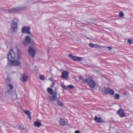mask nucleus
<instances>
[{
	"instance_id": "14",
	"label": "nucleus",
	"mask_w": 133,
	"mask_h": 133,
	"mask_svg": "<svg viewBox=\"0 0 133 133\" xmlns=\"http://www.w3.org/2000/svg\"><path fill=\"white\" fill-rule=\"evenodd\" d=\"M59 123L61 125L64 126L66 125L68 126V123L66 121H64L63 119H61L59 121Z\"/></svg>"
},
{
	"instance_id": "23",
	"label": "nucleus",
	"mask_w": 133,
	"mask_h": 133,
	"mask_svg": "<svg viewBox=\"0 0 133 133\" xmlns=\"http://www.w3.org/2000/svg\"><path fill=\"white\" fill-rule=\"evenodd\" d=\"M67 88H68V89H71L74 88V87L72 85H68V86Z\"/></svg>"
},
{
	"instance_id": "36",
	"label": "nucleus",
	"mask_w": 133,
	"mask_h": 133,
	"mask_svg": "<svg viewBox=\"0 0 133 133\" xmlns=\"http://www.w3.org/2000/svg\"><path fill=\"white\" fill-rule=\"evenodd\" d=\"M127 93V92H125L124 93V95H126V94Z\"/></svg>"
},
{
	"instance_id": "28",
	"label": "nucleus",
	"mask_w": 133,
	"mask_h": 133,
	"mask_svg": "<svg viewBox=\"0 0 133 133\" xmlns=\"http://www.w3.org/2000/svg\"><path fill=\"white\" fill-rule=\"evenodd\" d=\"M6 93H7L9 94H11L12 93V91L9 90H8L6 92Z\"/></svg>"
},
{
	"instance_id": "12",
	"label": "nucleus",
	"mask_w": 133,
	"mask_h": 133,
	"mask_svg": "<svg viewBox=\"0 0 133 133\" xmlns=\"http://www.w3.org/2000/svg\"><path fill=\"white\" fill-rule=\"evenodd\" d=\"M89 46L91 48H104L103 46L99 45L97 44H94L92 43H90L88 44Z\"/></svg>"
},
{
	"instance_id": "30",
	"label": "nucleus",
	"mask_w": 133,
	"mask_h": 133,
	"mask_svg": "<svg viewBox=\"0 0 133 133\" xmlns=\"http://www.w3.org/2000/svg\"><path fill=\"white\" fill-rule=\"evenodd\" d=\"M52 84L50 86V87L51 88H53L54 87V85H55V83L54 82H53V81H52Z\"/></svg>"
},
{
	"instance_id": "11",
	"label": "nucleus",
	"mask_w": 133,
	"mask_h": 133,
	"mask_svg": "<svg viewBox=\"0 0 133 133\" xmlns=\"http://www.w3.org/2000/svg\"><path fill=\"white\" fill-rule=\"evenodd\" d=\"M114 90L108 88H105L104 91V93L106 95L110 94L111 95H113L114 94Z\"/></svg>"
},
{
	"instance_id": "10",
	"label": "nucleus",
	"mask_w": 133,
	"mask_h": 133,
	"mask_svg": "<svg viewBox=\"0 0 133 133\" xmlns=\"http://www.w3.org/2000/svg\"><path fill=\"white\" fill-rule=\"evenodd\" d=\"M31 41L32 39L29 36H26L23 43L25 45H26L29 44Z\"/></svg>"
},
{
	"instance_id": "18",
	"label": "nucleus",
	"mask_w": 133,
	"mask_h": 133,
	"mask_svg": "<svg viewBox=\"0 0 133 133\" xmlns=\"http://www.w3.org/2000/svg\"><path fill=\"white\" fill-rule=\"evenodd\" d=\"M17 54V59L18 60H19L21 57L22 53L19 50L18 51Z\"/></svg>"
},
{
	"instance_id": "31",
	"label": "nucleus",
	"mask_w": 133,
	"mask_h": 133,
	"mask_svg": "<svg viewBox=\"0 0 133 133\" xmlns=\"http://www.w3.org/2000/svg\"><path fill=\"white\" fill-rule=\"evenodd\" d=\"M19 127L21 128V129H25V128L24 127V126H22V127H21L20 125H19Z\"/></svg>"
},
{
	"instance_id": "13",
	"label": "nucleus",
	"mask_w": 133,
	"mask_h": 133,
	"mask_svg": "<svg viewBox=\"0 0 133 133\" xmlns=\"http://www.w3.org/2000/svg\"><path fill=\"white\" fill-rule=\"evenodd\" d=\"M69 73L66 71H64L62 73V75L61 76V77L63 79H67L68 77L69 76Z\"/></svg>"
},
{
	"instance_id": "24",
	"label": "nucleus",
	"mask_w": 133,
	"mask_h": 133,
	"mask_svg": "<svg viewBox=\"0 0 133 133\" xmlns=\"http://www.w3.org/2000/svg\"><path fill=\"white\" fill-rule=\"evenodd\" d=\"M124 14L122 11H120L119 12V17H123V16H124Z\"/></svg>"
},
{
	"instance_id": "35",
	"label": "nucleus",
	"mask_w": 133,
	"mask_h": 133,
	"mask_svg": "<svg viewBox=\"0 0 133 133\" xmlns=\"http://www.w3.org/2000/svg\"><path fill=\"white\" fill-rule=\"evenodd\" d=\"M85 37L87 39H91V38H89V37H87V36H85Z\"/></svg>"
},
{
	"instance_id": "1",
	"label": "nucleus",
	"mask_w": 133,
	"mask_h": 133,
	"mask_svg": "<svg viewBox=\"0 0 133 133\" xmlns=\"http://www.w3.org/2000/svg\"><path fill=\"white\" fill-rule=\"evenodd\" d=\"M16 57L15 53L13 50L11 49L8 54V63L12 66H17L19 65L20 62L19 61L12 60L15 59Z\"/></svg>"
},
{
	"instance_id": "20",
	"label": "nucleus",
	"mask_w": 133,
	"mask_h": 133,
	"mask_svg": "<svg viewBox=\"0 0 133 133\" xmlns=\"http://www.w3.org/2000/svg\"><path fill=\"white\" fill-rule=\"evenodd\" d=\"M57 103L60 106H62L63 105V103L58 98L57 99Z\"/></svg>"
},
{
	"instance_id": "37",
	"label": "nucleus",
	"mask_w": 133,
	"mask_h": 133,
	"mask_svg": "<svg viewBox=\"0 0 133 133\" xmlns=\"http://www.w3.org/2000/svg\"><path fill=\"white\" fill-rule=\"evenodd\" d=\"M50 81H52V80H51V78H50Z\"/></svg>"
},
{
	"instance_id": "17",
	"label": "nucleus",
	"mask_w": 133,
	"mask_h": 133,
	"mask_svg": "<svg viewBox=\"0 0 133 133\" xmlns=\"http://www.w3.org/2000/svg\"><path fill=\"white\" fill-rule=\"evenodd\" d=\"M23 112L28 117V118L30 120L31 119V113L29 110H23Z\"/></svg>"
},
{
	"instance_id": "8",
	"label": "nucleus",
	"mask_w": 133,
	"mask_h": 133,
	"mask_svg": "<svg viewBox=\"0 0 133 133\" xmlns=\"http://www.w3.org/2000/svg\"><path fill=\"white\" fill-rule=\"evenodd\" d=\"M69 57L71 58L74 61H81L82 60V58L78 57L76 56H73L71 54H70L69 55Z\"/></svg>"
},
{
	"instance_id": "26",
	"label": "nucleus",
	"mask_w": 133,
	"mask_h": 133,
	"mask_svg": "<svg viewBox=\"0 0 133 133\" xmlns=\"http://www.w3.org/2000/svg\"><path fill=\"white\" fill-rule=\"evenodd\" d=\"M40 79L42 80H44V75H41L40 76Z\"/></svg>"
},
{
	"instance_id": "25",
	"label": "nucleus",
	"mask_w": 133,
	"mask_h": 133,
	"mask_svg": "<svg viewBox=\"0 0 133 133\" xmlns=\"http://www.w3.org/2000/svg\"><path fill=\"white\" fill-rule=\"evenodd\" d=\"M8 87L11 90L13 88V86L11 84H9L8 85Z\"/></svg>"
},
{
	"instance_id": "2",
	"label": "nucleus",
	"mask_w": 133,
	"mask_h": 133,
	"mask_svg": "<svg viewBox=\"0 0 133 133\" xmlns=\"http://www.w3.org/2000/svg\"><path fill=\"white\" fill-rule=\"evenodd\" d=\"M82 82L84 84H87L90 88L94 89L96 85V82L91 77H88L82 80Z\"/></svg>"
},
{
	"instance_id": "6",
	"label": "nucleus",
	"mask_w": 133,
	"mask_h": 133,
	"mask_svg": "<svg viewBox=\"0 0 133 133\" xmlns=\"http://www.w3.org/2000/svg\"><path fill=\"white\" fill-rule=\"evenodd\" d=\"M28 54L32 58H34L36 54V52L34 48L31 46H29L28 50Z\"/></svg>"
},
{
	"instance_id": "27",
	"label": "nucleus",
	"mask_w": 133,
	"mask_h": 133,
	"mask_svg": "<svg viewBox=\"0 0 133 133\" xmlns=\"http://www.w3.org/2000/svg\"><path fill=\"white\" fill-rule=\"evenodd\" d=\"M128 42L130 44H131L132 43V41L131 39H129L128 41Z\"/></svg>"
},
{
	"instance_id": "16",
	"label": "nucleus",
	"mask_w": 133,
	"mask_h": 133,
	"mask_svg": "<svg viewBox=\"0 0 133 133\" xmlns=\"http://www.w3.org/2000/svg\"><path fill=\"white\" fill-rule=\"evenodd\" d=\"M94 120L95 122L97 123H101L103 122L102 118L99 117L95 116L94 118Z\"/></svg>"
},
{
	"instance_id": "3",
	"label": "nucleus",
	"mask_w": 133,
	"mask_h": 133,
	"mask_svg": "<svg viewBox=\"0 0 133 133\" xmlns=\"http://www.w3.org/2000/svg\"><path fill=\"white\" fill-rule=\"evenodd\" d=\"M26 8V7H24L23 6L18 7L16 8H13L8 10H7L6 12L13 13H17L22 10Z\"/></svg>"
},
{
	"instance_id": "39",
	"label": "nucleus",
	"mask_w": 133,
	"mask_h": 133,
	"mask_svg": "<svg viewBox=\"0 0 133 133\" xmlns=\"http://www.w3.org/2000/svg\"><path fill=\"white\" fill-rule=\"evenodd\" d=\"M49 52V50L48 51V52Z\"/></svg>"
},
{
	"instance_id": "9",
	"label": "nucleus",
	"mask_w": 133,
	"mask_h": 133,
	"mask_svg": "<svg viewBox=\"0 0 133 133\" xmlns=\"http://www.w3.org/2000/svg\"><path fill=\"white\" fill-rule=\"evenodd\" d=\"M30 28L28 26H25L22 28V33H26L27 34H30Z\"/></svg>"
},
{
	"instance_id": "21",
	"label": "nucleus",
	"mask_w": 133,
	"mask_h": 133,
	"mask_svg": "<svg viewBox=\"0 0 133 133\" xmlns=\"http://www.w3.org/2000/svg\"><path fill=\"white\" fill-rule=\"evenodd\" d=\"M61 85L62 88L64 89L67 90L68 89L67 86H65L64 85H62V84H61Z\"/></svg>"
},
{
	"instance_id": "5",
	"label": "nucleus",
	"mask_w": 133,
	"mask_h": 133,
	"mask_svg": "<svg viewBox=\"0 0 133 133\" xmlns=\"http://www.w3.org/2000/svg\"><path fill=\"white\" fill-rule=\"evenodd\" d=\"M17 19L15 18L12 21L11 25V32H14L17 30Z\"/></svg>"
},
{
	"instance_id": "19",
	"label": "nucleus",
	"mask_w": 133,
	"mask_h": 133,
	"mask_svg": "<svg viewBox=\"0 0 133 133\" xmlns=\"http://www.w3.org/2000/svg\"><path fill=\"white\" fill-rule=\"evenodd\" d=\"M34 125L35 126L39 127L42 125L41 123L37 121L35 122H34Z\"/></svg>"
},
{
	"instance_id": "15",
	"label": "nucleus",
	"mask_w": 133,
	"mask_h": 133,
	"mask_svg": "<svg viewBox=\"0 0 133 133\" xmlns=\"http://www.w3.org/2000/svg\"><path fill=\"white\" fill-rule=\"evenodd\" d=\"M21 80L23 82H26L28 79V77L24 73L21 77L20 78Z\"/></svg>"
},
{
	"instance_id": "29",
	"label": "nucleus",
	"mask_w": 133,
	"mask_h": 133,
	"mask_svg": "<svg viewBox=\"0 0 133 133\" xmlns=\"http://www.w3.org/2000/svg\"><path fill=\"white\" fill-rule=\"evenodd\" d=\"M79 79L80 80H81L82 79H83H83H83V77L82 76H79Z\"/></svg>"
},
{
	"instance_id": "34",
	"label": "nucleus",
	"mask_w": 133,
	"mask_h": 133,
	"mask_svg": "<svg viewBox=\"0 0 133 133\" xmlns=\"http://www.w3.org/2000/svg\"><path fill=\"white\" fill-rule=\"evenodd\" d=\"M107 48H108V49L109 50H111V49H112V48L110 46H108L107 47Z\"/></svg>"
},
{
	"instance_id": "33",
	"label": "nucleus",
	"mask_w": 133,
	"mask_h": 133,
	"mask_svg": "<svg viewBox=\"0 0 133 133\" xmlns=\"http://www.w3.org/2000/svg\"><path fill=\"white\" fill-rule=\"evenodd\" d=\"M75 133H80V132L79 130H76L75 132Z\"/></svg>"
},
{
	"instance_id": "38",
	"label": "nucleus",
	"mask_w": 133,
	"mask_h": 133,
	"mask_svg": "<svg viewBox=\"0 0 133 133\" xmlns=\"http://www.w3.org/2000/svg\"><path fill=\"white\" fill-rule=\"evenodd\" d=\"M48 79H49V80H50V78H49Z\"/></svg>"
},
{
	"instance_id": "7",
	"label": "nucleus",
	"mask_w": 133,
	"mask_h": 133,
	"mask_svg": "<svg viewBox=\"0 0 133 133\" xmlns=\"http://www.w3.org/2000/svg\"><path fill=\"white\" fill-rule=\"evenodd\" d=\"M117 114L121 117H125L126 114L125 113L124 110L122 108H120L117 111Z\"/></svg>"
},
{
	"instance_id": "32",
	"label": "nucleus",
	"mask_w": 133,
	"mask_h": 133,
	"mask_svg": "<svg viewBox=\"0 0 133 133\" xmlns=\"http://www.w3.org/2000/svg\"><path fill=\"white\" fill-rule=\"evenodd\" d=\"M47 90L48 91V92L50 94V88L49 87L47 88Z\"/></svg>"
},
{
	"instance_id": "22",
	"label": "nucleus",
	"mask_w": 133,
	"mask_h": 133,
	"mask_svg": "<svg viewBox=\"0 0 133 133\" xmlns=\"http://www.w3.org/2000/svg\"><path fill=\"white\" fill-rule=\"evenodd\" d=\"M120 98L119 95L118 94H116L115 95V98L116 99H118Z\"/></svg>"
},
{
	"instance_id": "4",
	"label": "nucleus",
	"mask_w": 133,
	"mask_h": 133,
	"mask_svg": "<svg viewBox=\"0 0 133 133\" xmlns=\"http://www.w3.org/2000/svg\"><path fill=\"white\" fill-rule=\"evenodd\" d=\"M57 88H55L54 90V91L52 88H50V100L55 101L56 99L57 98Z\"/></svg>"
}]
</instances>
